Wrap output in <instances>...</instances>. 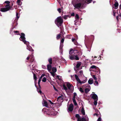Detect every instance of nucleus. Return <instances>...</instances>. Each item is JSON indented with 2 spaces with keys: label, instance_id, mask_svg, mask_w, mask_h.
Here are the masks:
<instances>
[{
  "label": "nucleus",
  "instance_id": "c9c22d12",
  "mask_svg": "<svg viewBox=\"0 0 121 121\" xmlns=\"http://www.w3.org/2000/svg\"><path fill=\"white\" fill-rule=\"evenodd\" d=\"M79 75H80L82 76L83 75V71L81 70L79 71Z\"/></svg>",
  "mask_w": 121,
  "mask_h": 121
},
{
  "label": "nucleus",
  "instance_id": "4468645a",
  "mask_svg": "<svg viewBox=\"0 0 121 121\" xmlns=\"http://www.w3.org/2000/svg\"><path fill=\"white\" fill-rule=\"evenodd\" d=\"M76 95V93H74V96H73V103L75 105L77 106V104L76 101L75 100V95Z\"/></svg>",
  "mask_w": 121,
  "mask_h": 121
},
{
  "label": "nucleus",
  "instance_id": "4d7b16f0",
  "mask_svg": "<svg viewBox=\"0 0 121 121\" xmlns=\"http://www.w3.org/2000/svg\"><path fill=\"white\" fill-rule=\"evenodd\" d=\"M61 9L60 8H59L57 9V11L59 12V13H60L61 12Z\"/></svg>",
  "mask_w": 121,
  "mask_h": 121
},
{
  "label": "nucleus",
  "instance_id": "5fc2aeb1",
  "mask_svg": "<svg viewBox=\"0 0 121 121\" xmlns=\"http://www.w3.org/2000/svg\"><path fill=\"white\" fill-rule=\"evenodd\" d=\"M13 28H12L10 30V33L11 34L12 33L13 30Z\"/></svg>",
  "mask_w": 121,
  "mask_h": 121
},
{
  "label": "nucleus",
  "instance_id": "a18cd8bd",
  "mask_svg": "<svg viewBox=\"0 0 121 121\" xmlns=\"http://www.w3.org/2000/svg\"><path fill=\"white\" fill-rule=\"evenodd\" d=\"M13 32L14 33H17L16 34L17 35L19 34V32L17 31H14Z\"/></svg>",
  "mask_w": 121,
  "mask_h": 121
},
{
  "label": "nucleus",
  "instance_id": "f704fd0d",
  "mask_svg": "<svg viewBox=\"0 0 121 121\" xmlns=\"http://www.w3.org/2000/svg\"><path fill=\"white\" fill-rule=\"evenodd\" d=\"M76 20L77 21L79 18V16L78 14H76L75 16Z\"/></svg>",
  "mask_w": 121,
  "mask_h": 121
},
{
  "label": "nucleus",
  "instance_id": "0e129e2a",
  "mask_svg": "<svg viewBox=\"0 0 121 121\" xmlns=\"http://www.w3.org/2000/svg\"><path fill=\"white\" fill-rule=\"evenodd\" d=\"M71 15L72 16H74V13H72L71 14Z\"/></svg>",
  "mask_w": 121,
  "mask_h": 121
},
{
  "label": "nucleus",
  "instance_id": "9d476101",
  "mask_svg": "<svg viewBox=\"0 0 121 121\" xmlns=\"http://www.w3.org/2000/svg\"><path fill=\"white\" fill-rule=\"evenodd\" d=\"M81 62H77V63L76 65L74 67V70L75 71H77L79 69V67L81 64Z\"/></svg>",
  "mask_w": 121,
  "mask_h": 121
},
{
  "label": "nucleus",
  "instance_id": "aec40b11",
  "mask_svg": "<svg viewBox=\"0 0 121 121\" xmlns=\"http://www.w3.org/2000/svg\"><path fill=\"white\" fill-rule=\"evenodd\" d=\"M51 64H49L47 65V69L49 72H50L51 71L52 68V66Z\"/></svg>",
  "mask_w": 121,
  "mask_h": 121
},
{
  "label": "nucleus",
  "instance_id": "3c124183",
  "mask_svg": "<svg viewBox=\"0 0 121 121\" xmlns=\"http://www.w3.org/2000/svg\"><path fill=\"white\" fill-rule=\"evenodd\" d=\"M44 75H45L44 74H42L41 75V77H40L39 78H41V79L42 78V77H44Z\"/></svg>",
  "mask_w": 121,
  "mask_h": 121
},
{
  "label": "nucleus",
  "instance_id": "ddd939ff",
  "mask_svg": "<svg viewBox=\"0 0 121 121\" xmlns=\"http://www.w3.org/2000/svg\"><path fill=\"white\" fill-rule=\"evenodd\" d=\"M4 3L6 4L5 7H6L10 9L11 8V6L10 5V2L9 1H5Z\"/></svg>",
  "mask_w": 121,
  "mask_h": 121
},
{
  "label": "nucleus",
  "instance_id": "bf43d9fd",
  "mask_svg": "<svg viewBox=\"0 0 121 121\" xmlns=\"http://www.w3.org/2000/svg\"><path fill=\"white\" fill-rule=\"evenodd\" d=\"M113 16H115L116 13L114 12V10H113Z\"/></svg>",
  "mask_w": 121,
  "mask_h": 121
},
{
  "label": "nucleus",
  "instance_id": "37998d69",
  "mask_svg": "<svg viewBox=\"0 0 121 121\" xmlns=\"http://www.w3.org/2000/svg\"><path fill=\"white\" fill-rule=\"evenodd\" d=\"M41 78H39L38 81V84L39 86H40V82L41 80Z\"/></svg>",
  "mask_w": 121,
  "mask_h": 121
},
{
  "label": "nucleus",
  "instance_id": "5701e85b",
  "mask_svg": "<svg viewBox=\"0 0 121 121\" xmlns=\"http://www.w3.org/2000/svg\"><path fill=\"white\" fill-rule=\"evenodd\" d=\"M77 121H86V119L84 117L81 118H79L78 119Z\"/></svg>",
  "mask_w": 121,
  "mask_h": 121
},
{
  "label": "nucleus",
  "instance_id": "6e6552de",
  "mask_svg": "<svg viewBox=\"0 0 121 121\" xmlns=\"http://www.w3.org/2000/svg\"><path fill=\"white\" fill-rule=\"evenodd\" d=\"M74 77L77 80L78 83L82 84L84 83L86 81V80H85L84 81H81L80 80L78 76L76 75H75Z\"/></svg>",
  "mask_w": 121,
  "mask_h": 121
},
{
  "label": "nucleus",
  "instance_id": "603ef678",
  "mask_svg": "<svg viewBox=\"0 0 121 121\" xmlns=\"http://www.w3.org/2000/svg\"><path fill=\"white\" fill-rule=\"evenodd\" d=\"M101 119L100 117H99L97 120V121H101Z\"/></svg>",
  "mask_w": 121,
  "mask_h": 121
},
{
  "label": "nucleus",
  "instance_id": "f8f14e48",
  "mask_svg": "<svg viewBox=\"0 0 121 121\" xmlns=\"http://www.w3.org/2000/svg\"><path fill=\"white\" fill-rule=\"evenodd\" d=\"M27 60H29L31 62H33L34 60L33 56L32 54H31L30 56H28L26 59Z\"/></svg>",
  "mask_w": 121,
  "mask_h": 121
},
{
  "label": "nucleus",
  "instance_id": "13d9d810",
  "mask_svg": "<svg viewBox=\"0 0 121 121\" xmlns=\"http://www.w3.org/2000/svg\"><path fill=\"white\" fill-rule=\"evenodd\" d=\"M53 88H54V89L55 90V91H58L57 90L54 86H53Z\"/></svg>",
  "mask_w": 121,
  "mask_h": 121
},
{
  "label": "nucleus",
  "instance_id": "69168bd1",
  "mask_svg": "<svg viewBox=\"0 0 121 121\" xmlns=\"http://www.w3.org/2000/svg\"><path fill=\"white\" fill-rule=\"evenodd\" d=\"M119 7H120V9H121V4L120 5Z\"/></svg>",
  "mask_w": 121,
  "mask_h": 121
},
{
  "label": "nucleus",
  "instance_id": "79ce46f5",
  "mask_svg": "<svg viewBox=\"0 0 121 121\" xmlns=\"http://www.w3.org/2000/svg\"><path fill=\"white\" fill-rule=\"evenodd\" d=\"M56 77L59 80H61V77L59 75H58L56 76Z\"/></svg>",
  "mask_w": 121,
  "mask_h": 121
},
{
  "label": "nucleus",
  "instance_id": "72a5a7b5",
  "mask_svg": "<svg viewBox=\"0 0 121 121\" xmlns=\"http://www.w3.org/2000/svg\"><path fill=\"white\" fill-rule=\"evenodd\" d=\"M97 100H94V104L96 106L97 105Z\"/></svg>",
  "mask_w": 121,
  "mask_h": 121
},
{
  "label": "nucleus",
  "instance_id": "4be33fe9",
  "mask_svg": "<svg viewBox=\"0 0 121 121\" xmlns=\"http://www.w3.org/2000/svg\"><path fill=\"white\" fill-rule=\"evenodd\" d=\"M63 99V97L61 96H60L58 97L57 100L59 102H62Z\"/></svg>",
  "mask_w": 121,
  "mask_h": 121
},
{
  "label": "nucleus",
  "instance_id": "b1692460",
  "mask_svg": "<svg viewBox=\"0 0 121 121\" xmlns=\"http://www.w3.org/2000/svg\"><path fill=\"white\" fill-rule=\"evenodd\" d=\"M93 80L92 78H90L88 81V83L89 84H91L93 83Z\"/></svg>",
  "mask_w": 121,
  "mask_h": 121
},
{
  "label": "nucleus",
  "instance_id": "49530a36",
  "mask_svg": "<svg viewBox=\"0 0 121 121\" xmlns=\"http://www.w3.org/2000/svg\"><path fill=\"white\" fill-rule=\"evenodd\" d=\"M76 117L78 118H78H80V116L78 114H76Z\"/></svg>",
  "mask_w": 121,
  "mask_h": 121
},
{
  "label": "nucleus",
  "instance_id": "dca6fc26",
  "mask_svg": "<svg viewBox=\"0 0 121 121\" xmlns=\"http://www.w3.org/2000/svg\"><path fill=\"white\" fill-rule=\"evenodd\" d=\"M91 96L92 98L94 99L98 100V97L96 94H92L91 95Z\"/></svg>",
  "mask_w": 121,
  "mask_h": 121
},
{
  "label": "nucleus",
  "instance_id": "a878e982",
  "mask_svg": "<svg viewBox=\"0 0 121 121\" xmlns=\"http://www.w3.org/2000/svg\"><path fill=\"white\" fill-rule=\"evenodd\" d=\"M81 112L83 115H85V110L83 107H82L81 110Z\"/></svg>",
  "mask_w": 121,
  "mask_h": 121
},
{
  "label": "nucleus",
  "instance_id": "393cba45",
  "mask_svg": "<svg viewBox=\"0 0 121 121\" xmlns=\"http://www.w3.org/2000/svg\"><path fill=\"white\" fill-rule=\"evenodd\" d=\"M114 6L115 7V9H117L118 7V2H116L115 4H114Z\"/></svg>",
  "mask_w": 121,
  "mask_h": 121
},
{
  "label": "nucleus",
  "instance_id": "6ab92c4d",
  "mask_svg": "<svg viewBox=\"0 0 121 121\" xmlns=\"http://www.w3.org/2000/svg\"><path fill=\"white\" fill-rule=\"evenodd\" d=\"M61 106V104L58 103H54L53 104V107H56V108L59 107Z\"/></svg>",
  "mask_w": 121,
  "mask_h": 121
},
{
  "label": "nucleus",
  "instance_id": "bb28decb",
  "mask_svg": "<svg viewBox=\"0 0 121 121\" xmlns=\"http://www.w3.org/2000/svg\"><path fill=\"white\" fill-rule=\"evenodd\" d=\"M52 71L53 72L55 73L57 71L56 67H53L52 68Z\"/></svg>",
  "mask_w": 121,
  "mask_h": 121
},
{
  "label": "nucleus",
  "instance_id": "f03ea898",
  "mask_svg": "<svg viewBox=\"0 0 121 121\" xmlns=\"http://www.w3.org/2000/svg\"><path fill=\"white\" fill-rule=\"evenodd\" d=\"M19 39L20 40L24 42L25 44L27 45L26 49L27 50L30 51H34L32 47L29 46V42L26 41V38L25 37V35L24 33H21Z\"/></svg>",
  "mask_w": 121,
  "mask_h": 121
},
{
  "label": "nucleus",
  "instance_id": "6e6d98bb",
  "mask_svg": "<svg viewBox=\"0 0 121 121\" xmlns=\"http://www.w3.org/2000/svg\"><path fill=\"white\" fill-rule=\"evenodd\" d=\"M60 52L61 54H62V48H61L60 49Z\"/></svg>",
  "mask_w": 121,
  "mask_h": 121
},
{
  "label": "nucleus",
  "instance_id": "2eb2a0df",
  "mask_svg": "<svg viewBox=\"0 0 121 121\" xmlns=\"http://www.w3.org/2000/svg\"><path fill=\"white\" fill-rule=\"evenodd\" d=\"M73 108V106L72 104H71L69 105V107L68 108V112L69 111L72 112Z\"/></svg>",
  "mask_w": 121,
  "mask_h": 121
},
{
  "label": "nucleus",
  "instance_id": "1a4fd4ad",
  "mask_svg": "<svg viewBox=\"0 0 121 121\" xmlns=\"http://www.w3.org/2000/svg\"><path fill=\"white\" fill-rule=\"evenodd\" d=\"M16 19L14 20L15 22H14L13 23V26H16L17 25V22L18 19L19 17V14L17 12H16Z\"/></svg>",
  "mask_w": 121,
  "mask_h": 121
},
{
  "label": "nucleus",
  "instance_id": "473e14b6",
  "mask_svg": "<svg viewBox=\"0 0 121 121\" xmlns=\"http://www.w3.org/2000/svg\"><path fill=\"white\" fill-rule=\"evenodd\" d=\"M47 80L46 78L45 77H44L42 79V81L43 82H45Z\"/></svg>",
  "mask_w": 121,
  "mask_h": 121
},
{
  "label": "nucleus",
  "instance_id": "ea45409f",
  "mask_svg": "<svg viewBox=\"0 0 121 121\" xmlns=\"http://www.w3.org/2000/svg\"><path fill=\"white\" fill-rule=\"evenodd\" d=\"M37 91L38 93H40V94H41L42 93V92L40 89H37Z\"/></svg>",
  "mask_w": 121,
  "mask_h": 121
},
{
  "label": "nucleus",
  "instance_id": "cd10ccee",
  "mask_svg": "<svg viewBox=\"0 0 121 121\" xmlns=\"http://www.w3.org/2000/svg\"><path fill=\"white\" fill-rule=\"evenodd\" d=\"M78 89L81 93H83L84 92V90L82 87H80L79 88H78Z\"/></svg>",
  "mask_w": 121,
  "mask_h": 121
},
{
  "label": "nucleus",
  "instance_id": "7ed1b4c3",
  "mask_svg": "<svg viewBox=\"0 0 121 121\" xmlns=\"http://www.w3.org/2000/svg\"><path fill=\"white\" fill-rule=\"evenodd\" d=\"M92 0H81V3L76 4L74 5V6L75 8L79 9L82 7V6H83L84 4L85 3L89 4L91 2Z\"/></svg>",
  "mask_w": 121,
  "mask_h": 121
},
{
  "label": "nucleus",
  "instance_id": "680f3d73",
  "mask_svg": "<svg viewBox=\"0 0 121 121\" xmlns=\"http://www.w3.org/2000/svg\"><path fill=\"white\" fill-rule=\"evenodd\" d=\"M118 16L120 17L119 18L120 19V18H121V13H120L118 15Z\"/></svg>",
  "mask_w": 121,
  "mask_h": 121
},
{
  "label": "nucleus",
  "instance_id": "c03bdc74",
  "mask_svg": "<svg viewBox=\"0 0 121 121\" xmlns=\"http://www.w3.org/2000/svg\"><path fill=\"white\" fill-rule=\"evenodd\" d=\"M92 78H93L94 79V80H97V78L95 77V75H93Z\"/></svg>",
  "mask_w": 121,
  "mask_h": 121
},
{
  "label": "nucleus",
  "instance_id": "39448f33",
  "mask_svg": "<svg viewBox=\"0 0 121 121\" xmlns=\"http://www.w3.org/2000/svg\"><path fill=\"white\" fill-rule=\"evenodd\" d=\"M55 23L58 27L61 26L63 22V19L61 16L57 17L55 20Z\"/></svg>",
  "mask_w": 121,
  "mask_h": 121
},
{
  "label": "nucleus",
  "instance_id": "09e8293b",
  "mask_svg": "<svg viewBox=\"0 0 121 121\" xmlns=\"http://www.w3.org/2000/svg\"><path fill=\"white\" fill-rule=\"evenodd\" d=\"M30 66V69L31 70H34V65H32V67H33V68H31V67H30V65L29 66Z\"/></svg>",
  "mask_w": 121,
  "mask_h": 121
},
{
  "label": "nucleus",
  "instance_id": "9b49d317",
  "mask_svg": "<svg viewBox=\"0 0 121 121\" xmlns=\"http://www.w3.org/2000/svg\"><path fill=\"white\" fill-rule=\"evenodd\" d=\"M98 69V68L97 66L93 65L91 66L90 68V71H93L95 72V70L96 69Z\"/></svg>",
  "mask_w": 121,
  "mask_h": 121
},
{
  "label": "nucleus",
  "instance_id": "412c9836",
  "mask_svg": "<svg viewBox=\"0 0 121 121\" xmlns=\"http://www.w3.org/2000/svg\"><path fill=\"white\" fill-rule=\"evenodd\" d=\"M64 41V39H62L60 41V49L61 48H62V47L63 46V43Z\"/></svg>",
  "mask_w": 121,
  "mask_h": 121
},
{
  "label": "nucleus",
  "instance_id": "774afa93",
  "mask_svg": "<svg viewBox=\"0 0 121 121\" xmlns=\"http://www.w3.org/2000/svg\"><path fill=\"white\" fill-rule=\"evenodd\" d=\"M95 1H93V3H95Z\"/></svg>",
  "mask_w": 121,
  "mask_h": 121
},
{
  "label": "nucleus",
  "instance_id": "052dcab7",
  "mask_svg": "<svg viewBox=\"0 0 121 121\" xmlns=\"http://www.w3.org/2000/svg\"><path fill=\"white\" fill-rule=\"evenodd\" d=\"M118 16H118L116 17V19L117 20V21H118Z\"/></svg>",
  "mask_w": 121,
  "mask_h": 121
},
{
  "label": "nucleus",
  "instance_id": "e2e57ef3",
  "mask_svg": "<svg viewBox=\"0 0 121 121\" xmlns=\"http://www.w3.org/2000/svg\"><path fill=\"white\" fill-rule=\"evenodd\" d=\"M61 59H63V60H64V61H65V60L63 58V57H61Z\"/></svg>",
  "mask_w": 121,
  "mask_h": 121
},
{
  "label": "nucleus",
  "instance_id": "7c9ffc66",
  "mask_svg": "<svg viewBox=\"0 0 121 121\" xmlns=\"http://www.w3.org/2000/svg\"><path fill=\"white\" fill-rule=\"evenodd\" d=\"M48 61L49 64H51L52 63V59L51 58H50L48 59Z\"/></svg>",
  "mask_w": 121,
  "mask_h": 121
},
{
  "label": "nucleus",
  "instance_id": "c85d7f7f",
  "mask_svg": "<svg viewBox=\"0 0 121 121\" xmlns=\"http://www.w3.org/2000/svg\"><path fill=\"white\" fill-rule=\"evenodd\" d=\"M82 54V51H81L80 52H79L78 51V53H77V56H78V55H81Z\"/></svg>",
  "mask_w": 121,
  "mask_h": 121
},
{
  "label": "nucleus",
  "instance_id": "c756f323",
  "mask_svg": "<svg viewBox=\"0 0 121 121\" xmlns=\"http://www.w3.org/2000/svg\"><path fill=\"white\" fill-rule=\"evenodd\" d=\"M17 3L18 5H21V3L20 0H17Z\"/></svg>",
  "mask_w": 121,
  "mask_h": 121
},
{
  "label": "nucleus",
  "instance_id": "864d4df0",
  "mask_svg": "<svg viewBox=\"0 0 121 121\" xmlns=\"http://www.w3.org/2000/svg\"><path fill=\"white\" fill-rule=\"evenodd\" d=\"M75 39H78V38H76L75 39H74V38H72V41L73 42H74V40Z\"/></svg>",
  "mask_w": 121,
  "mask_h": 121
},
{
  "label": "nucleus",
  "instance_id": "2f4dec72",
  "mask_svg": "<svg viewBox=\"0 0 121 121\" xmlns=\"http://www.w3.org/2000/svg\"><path fill=\"white\" fill-rule=\"evenodd\" d=\"M94 84L95 86H98V83L97 81L95 80V82L94 83Z\"/></svg>",
  "mask_w": 121,
  "mask_h": 121
},
{
  "label": "nucleus",
  "instance_id": "4c0bfd02",
  "mask_svg": "<svg viewBox=\"0 0 121 121\" xmlns=\"http://www.w3.org/2000/svg\"><path fill=\"white\" fill-rule=\"evenodd\" d=\"M60 37V34L56 36V39H59Z\"/></svg>",
  "mask_w": 121,
  "mask_h": 121
},
{
  "label": "nucleus",
  "instance_id": "8fccbe9b",
  "mask_svg": "<svg viewBox=\"0 0 121 121\" xmlns=\"http://www.w3.org/2000/svg\"><path fill=\"white\" fill-rule=\"evenodd\" d=\"M49 102L50 103V104L52 105V106H53V104H54L52 103L51 101L50 100H49Z\"/></svg>",
  "mask_w": 121,
  "mask_h": 121
},
{
  "label": "nucleus",
  "instance_id": "0eeeda50",
  "mask_svg": "<svg viewBox=\"0 0 121 121\" xmlns=\"http://www.w3.org/2000/svg\"><path fill=\"white\" fill-rule=\"evenodd\" d=\"M83 89L85 88V92L86 93L88 92L90 89V86L88 84H84L83 87Z\"/></svg>",
  "mask_w": 121,
  "mask_h": 121
},
{
  "label": "nucleus",
  "instance_id": "58836bf2",
  "mask_svg": "<svg viewBox=\"0 0 121 121\" xmlns=\"http://www.w3.org/2000/svg\"><path fill=\"white\" fill-rule=\"evenodd\" d=\"M33 77L34 78L35 80V81L37 79V77L35 74H34L33 75Z\"/></svg>",
  "mask_w": 121,
  "mask_h": 121
},
{
  "label": "nucleus",
  "instance_id": "338daca9",
  "mask_svg": "<svg viewBox=\"0 0 121 121\" xmlns=\"http://www.w3.org/2000/svg\"><path fill=\"white\" fill-rule=\"evenodd\" d=\"M45 108H43V109H42V111H43V110H45Z\"/></svg>",
  "mask_w": 121,
  "mask_h": 121
},
{
  "label": "nucleus",
  "instance_id": "a211bd4d",
  "mask_svg": "<svg viewBox=\"0 0 121 121\" xmlns=\"http://www.w3.org/2000/svg\"><path fill=\"white\" fill-rule=\"evenodd\" d=\"M42 104L43 106H45L47 108H49L48 105V103L45 101H43L42 102Z\"/></svg>",
  "mask_w": 121,
  "mask_h": 121
},
{
  "label": "nucleus",
  "instance_id": "f257e3e1",
  "mask_svg": "<svg viewBox=\"0 0 121 121\" xmlns=\"http://www.w3.org/2000/svg\"><path fill=\"white\" fill-rule=\"evenodd\" d=\"M78 50L75 48L73 49H70L69 52V58L71 60L75 59L76 60H78L79 58L77 56V53H78Z\"/></svg>",
  "mask_w": 121,
  "mask_h": 121
},
{
  "label": "nucleus",
  "instance_id": "423d86ee",
  "mask_svg": "<svg viewBox=\"0 0 121 121\" xmlns=\"http://www.w3.org/2000/svg\"><path fill=\"white\" fill-rule=\"evenodd\" d=\"M49 110L51 115H55L58 114V112L55 111V109L53 107V108H50L48 109Z\"/></svg>",
  "mask_w": 121,
  "mask_h": 121
},
{
  "label": "nucleus",
  "instance_id": "20e7f679",
  "mask_svg": "<svg viewBox=\"0 0 121 121\" xmlns=\"http://www.w3.org/2000/svg\"><path fill=\"white\" fill-rule=\"evenodd\" d=\"M66 85L68 88L65 85H63V88L65 91L66 92L69 91L73 92L74 90V87L72 85L70 84L69 82H68L66 83Z\"/></svg>",
  "mask_w": 121,
  "mask_h": 121
},
{
  "label": "nucleus",
  "instance_id": "a19ab883",
  "mask_svg": "<svg viewBox=\"0 0 121 121\" xmlns=\"http://www.w3.org/2000/svg\"><path fill=\"white\" fill-rule=\"evenodd\" d=\"M50 73H51V75H52L53 77H54L55 75V73H54V72H50Z\"/></svg>",
  "mask_w": 121,
  "mask_h": 121
},
{
  "label": "nucleus",
  "instance_id": "f3484780",
  "mask_svg": "<svg viewBox=\"0 0 121 121\" xmlns=\"http://www.w3.org/2000/svg\"><path fill=\"white\" fill-rule=\"evenodd\" d=\"M9 10V9L5 7L2 8L0 9V11L3 12H4L8 11Z\"/></svg>",
  "mask_w": 121,
  "mask_h": 121
},
{
  "label": "nucleus",
  "instance_id": "e433bc0d",
  "mask_svg": "<svg viewBox=\"0 0 121 121\" xmlns=\"http://www.w3.org/2000/svg\"><path fill=\"white\" fill-rule=\"evenodd\" d=\"M68 16L67 15H65L64 16L63 18L65 19H66L68 18Z\"/></svg>",
  "mask_w": 121,
  "mask_h": 121
},
{
  "label": "nucleus",
  "instance_id": "de8ad7c7",
  "mask_svg": "<svg viewBox=\"0 0 121 121\" xmlns=\"http://www.w3.org/2000/svg\"><path fill=\"white\" fill-rule=\"evenodd\" d=\"M42 68L44 69H46V66L45 65H42Z\"/></svg>",
  "mask_w": 121,
  "mask_h": 121
}]
</instances>
